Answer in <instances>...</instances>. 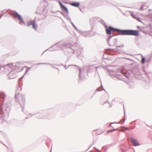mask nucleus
Masks as SVG:
<instances>
[{
    "label": "nucleus",
    "instance_id": "f257e3e1",
    "mask_svg": "<svg viewBox=\"0 0 152 152\" xmlns=\"http://www.w3.org/2000/svg\"><path fill=\"white\" fill-rule=\"evenodd\" d=\"M5 97V93L2 92H0V111H1L3 113V115L1 116H0V119L2 118L3 122L6 121V120L4 118L7 119L8 118L11 110V107L8 105V104H6L3 107ZM1 132L0 131V132Z\"/></svg>",
    "mask_w": 152,
    "mask_h": 152
},
{
    "label": "nucleus",
    "instance_id": "f03ea898",
    "mask_svg": "<svg viewBox=\"0 0 152 152\" xmlns=\"http://www.w3.org/2000/svg\"><path fill=\"white\" fill-rule=\"evenodd\" d=\"M120 35H133L138 36L140 33L138 31L132 29H119V34Z\"/></svg>",
    "mask_w": 152,
    "mask_h": 152
},
{
    "label": "nucleus",
    "instance_id": "7ed1b4c3",
    "mask_svg": "<svg viewBox=\"0 0 152 152\" xmlns=\"http://www.w3.org/2000/svg\"><path fill=\"white\" fill-rule=\"evenodd\" d=\"M19 96H21V101L22 102H19V103L20 107L22 108V111L23 112V109L26 103L25 97L24 95H23L22 94H20L18 92L17 93V91H16L15 95V100L16 102L18 101V97Z\"/></svg>",
    "mask_w": 152,
    "mask_h": 152
},
{
    "label": "nucleus",
    "instance_id": "20e7f679",
    "mask_svg": "<svg viewBox=\"0 0 152 152\" xmlns=\"http://www.w3.org/2000/svg\"><path fill=\"white\" fill-rule=\"evenodd\" d=\"M103 26L105 28L106 34L107 35H111L112 31H116L119 32V29L115 28L111 26L108 27L105 23H104Z\"/></svg>",
    "mask_w": 152,
    "mask_h": 152
},
{
    "label": "nucleus",
    "instance_id": "39448f33",
    "mask_svg": "<svg viewBox=\"0 0 152 152\" xmlns=\"http://www.w3.org/2000/svg\"><path fill=\"white\" fill-rule=\"evenodd\" d=\"M98 18L96 17H93L90 19L89 23L91 31H93L94 27L96 26L97 23H98Z\"/></svg>",
    "mask_w": 152,
    "mask_h": 152
},
{
    "label": "nucleus",
    "instance_id": "423d86ee",
    "mask_svg": "<svg viewBox=\"0 0 152 152\" xmlns=\"http://www.w3.org/2000/svg\"><path fill=\"white\" fill-rule=\"evenodd\" d=\"M12 12L14 15H15V18H17L20 21L19 24H21V23L23 24V25H25L26 23L21 15L15 10H12Z\"/></svg>",
    "mask_w": 152,
    "mask_h": 152
},
{
    "label": "nucleus",
    "instance_id": "0eeeda50",
    "mask_svg": "<svg viewBox=\"0 0 152 152\" xmlns=\"http://www.w3.org/2000/svg\"><path fill=\"white\" fill-rule=\"evenodd\" d=\"M56 46L58 48H60L61 46L65 47L66 48H71L74 51V50L73 48H72L71 47L74 46V45H71L70 43H67L66 44H60L59 43H57L51 46L49 48H53V47Z\"/></svg>",
    "mask_w": 152,
    "mask_h": 152
},
{
    "label": "nucleus",
    "instance_id": "6e6552de",
    "mask_svg": "<svg viewBox=\"0 0 152 152\" xmlns=\"http://www.w3.org/2000/svg\"><path fill=\"white\" fill-rule=\"evenodd\" d=\"M92 31L91 29L89 31H83L80 30L78 31V32L84 37H90V34Z\"/></svg>",
    "mask_w": 152,
    "mask_h": 152
},
{
    "label": "nucleus",
    "instance_id": "1a4fd4ad",
    "mask_svg": "<svg viewBox=\"0 0 152 152\" xmlns=\"http://www.w3.org/2000/svg\"><path fill=\"white\" fill-rule=\"evenodd\" d=\"M13 66H12V64L11 63L8 64L6 65H3L2 66H1L0 65V70L1 68L4 69V71L5 72L6 71V70H9L10 69H13L14 68L12 67Z\"/></svg>",
    "mask_w": 152,
    "mask_h": 152
},
{
    "label": "nucleus",
    "instance_id": "9d476101",
    "mask_svg": "<svg viewBox=\"0 0 152 152\" xmlns=\"http://www.w3.org/2000/svg\"><path fill=\"white\" fill-rule=\"evenodd\" d=\"M37 114H38L36 116V117L38 119H50V117L49 116L48 114L45 116L43 113H37Z\"/></svg>",
    "mask_w": 152,
    "mask_h": 152
},
{
    "label": "nucleus",
    "instance_id": "9b49d317",
    "mask_svg": "<svg viewBox=\"0 0 152 152\" xmlns=\"http://www.w3.org/2000/svg\"><path fill=\"white\" fill-rule=\"evenodd\" d=\"M30 25H32V26L33 28L35 30H37V26L35 20H31L28 21L27 22L26 26L28 27H29Z\"/></svg>",
    "mask_w": 152,
    "mask_h": 152
},
{
    "label": "nucleus",
    "instance_id": "f8f14e48",
    "mask_svg": "<svg viewBox=\"0 0 152 152\" xmlns=\"http://www.w3.org/2000/svg\"><path fill=\"white\" fill-rule=\"evenodd\" d=\"M9 79H11L15 78L16 77V73L13 71H10V72L8 74Z\"/></svg>",
    "mask_w": 152,
    "mask_h": 152
},
{
    "label": "nucleus",
    "instance_id": "ddd939ff",
    "mask_svg": "<svg viewBox=\"0 0 152 152\" xmlns=\"http://www.w3.org/2000/svg\"><path fill=\"white\" fill-rule=\"evenodd\" d=\"M130 140L134 146H137L140 145V144L136 139L131 137Z\"/></svg>",
    "mask_w": 152,
    "mask_h": 152
},
{
    "label": "nucleus",
    "instance_id": "4468645a",
    "mask_svg": "<svg viewBox=\"0 0 152 152\" xmlns=\"http://www.w3.org/2000/svg\"><path fill=\"white\" fill-rule=\"evenodd\" d=\"M80 3L79 2L73 1L70 3V5L76 7H78L80 5Z\"/></svg>",
    "mask_w": 152,
    "mask_h": 152
},
{
    "label": "nucleus",
    "instance_id": "2eb2a0df",
    "mask_svg": "<svg viewBox=\"0 0 152 152\" xmlns=\"http://www.w3.org/2000/svg\"><path fill=\"white\" fill-rule=\"evenodd\" d=\"M60 7L62 11L66 12V13H69V11L67 8L64 4L61 6Z\"/></svg>",
    "mask_w": 152,
    "mask_h": 152
},
{
    "label": "nucleus",
    "instance_id": "dca6fc26",
    "mask_svg": "<svg viewBox=\"0 0 152 152\" xmlns=\"http://www.w3.org/2000/svg\"><path fill=\"white\" fill-rule=\"evenodd\" d=\"M131 15L132 17V18H133L134 19H136L138 21H139L140 22H142L141 21V18H139L138 17L136 16L135 15H134V14H131Z\"/></svg>",
    "mask_w": 152,
    "mask_h": 152
},
{
    "label": "nucleus",
    "instance_id": "f3484780",
    "mask_svg": "<svg viewBox=\"0 0 152 152\" xmlns=\"http://www.w3.org/2000/svg\"><path fill=\"white\" fill-rule=\"evenodd\" d=\"M82 50L78 49L77 50V55L78 57L82 55Z\"/></svg>",
    "mask_w": 152,
    "mask_h": 152
},
{
    "label": "nucleus",
    "instance_id": "a211bd4d",
    "mask_svg": "<svg viewBox=\"0 0 152 152\" xmlns=\"http://www.w3.org/2000/svg\"><path fill=\"white\" fill-rule=\"evenodd\" d=\"M108 35V39H107V43L109 46H112L113 45L110 44V43L109 42V40L113 37V36H111L110 35Z\"/></svg>",
    "mask_w": 152,
    "mask_h": 152
},
{
    "label": "nucleus",
    "instance_id": "6ab92c4d",
    "mask_svg": "<svg viewBox=\"0 0 152 152\" xmlns=\"http://www.w3.org/2000/svg\"><path fill=\"white\" fill-rule=\"evenodd\" d=\"M79 79L81 81H83V76L82 75H81V72L80 69L79 68Z\"/></svg>",
    "mask_w": 152,
    "mask_h": 152
},
{
    "label": "nucleus",
    "instance_id": "aec40b11",
    "mask_svg": "<svg viewBox=\"0 0 152 152\" xmlns=\"http://www.w3.org/2000/svg\"><path fill=\"white\" fill-rule=\"evenodd\" d=\"M145 58L144 56H142V57L141 64H144L145 63Z\"/></svg>",
    "mask_w": 152,
    "mask_h": 152
},
{
    "label": "nucleus",
    "instance_id": "412c9836",
    "mask_svg": "<svg viewBox=\"0 0 152 152\" xmlns=\"http://www.w3.org/2000/svg\"><path fill=\"white\" fill-rule=\"evenodd\" d=\"M64 67L65 69H67L68 68L71 66H75L77 67H78V66H76V65H71L68 66V67H66V65H64L63 64H61Z\"/></svg>",
    "mask_w": 152,
    "mask_h": 152
},
{
    "label": "nucleus",
    "instance_id": "4be33fe9",
    "mask_svg": "<svg viewBox=\"0 0 152 152\" xmlns=\"http://www.w3.org/2000/svg\"><path fill=\"white\" fill-rule=\"evenodd\" d=\"M24 76L23 75L18 80V83H19V86H20V83H22V79L24 77Z\"/></svg>",
    "mask_w": 152,
    "mask_h": 152
},
{
    "label": "nucleus",
    "instance_id": "5701e85b",
    "mask_svg": "<svg viewBox=\"0 0 152 152\" xmlns=\"http://www.w3.org/2000/svg\"><path fill=\"white\" fill-rule=\"evenodd\" d=\"M107 70H108V72H109V73L111 75H113V74H111L110 73L111 72H115L113 70L107 68Z\"/></svg>",
    "mask_w": 152,
    "mask_h": 152
},
{
    "label": "nucleus",
    "instance_id": "b1692460",
    "mask_svg": "<svg viewBox=\"0 0 152 152\" xmlns=\"http://www.w3.org/2000/svg\"><path fill=\"white\" fill-rule=\"evenodd\" d=\"M143 71L146 76L148 78H150V77L149 76V75L150 74V73L149 72H146L145 71L144 69H143Z\"/></svg>",
    "mask_w": 152,
    "mask_h": 152
},
{
    "label": "nucleus",
    "instance_id": "393cba45",
    "mask_svg": "<svg viewBox=\"0 0 152 152\" xmlns=\"http://www.w3.org/2000/svg\"><path fill=\"white\" fill-rule=\"evenodd\" d=\"M71 23L72 25L73 26L74 28L78 32V31L80 29H78L77 27L75 25L74 23L72 22H71Z\"/></svg>",
    "mask_w": 152,
    "mask_h": 152
},
{
    "label": "nucleus",
    "instance_id": "a878e982",
    "mask_svg": "<svg viewBox=\"0 0 152 152\" xmlns=\"http://www.w3.org/2000/svg\"><path fill=\"white\" fill-rule=\"evenodd\" d=\"M146 8V7L144 5H142L140 9V10H145Z\"/></svg>",
    "mask_w": 152,
    "mask_h": 152
},
{
    "label": "nucleus",
    "instance_id": "bb28decb",
    "mask_svg": "<svg viewBox=\"0 0 152 152\" xmlns=\"http://www.w3.org/2000/svg\"><path fill=\"white\" fill-rule=\"evenodd\" d=\"M108 50H110L112 52H114L116 51V49H111L110 48H108L107 49Z\"/></svg>",
    "mask_w": 152,
    "mask_h": 152
},
{
    "label": "nucleus",
    "instance_id": "cd10ccee",
    "mask_svg": "<svg viewBox=\"0 0 152 152\" xmlns=\"http://www.w3.org/2000/svg\"><path fill=\"white\" fill-rule=\"evenodd\" d=\"M41 64H48V65H51V64H49V63H38L36 64H35V65H41Z\"/></svg>",
    "mask_w": 152,
    "mask_h": 152
},
{
    "label": "nucleus",
    "instance_id": "c85d7f7f",
    "mask_svg": "<svg viewBox=\"0 0 152 152\" xmlns=\"http://www.w3.org/2000/svg\"><path fill=\"white\" fill-rule=\"evenodd\" d=\"M101 86L102 87V90H100L99 89H98L97 90H96V91H102V90H104V91H105L107 93V92H106V91L104 89V88H103V87L102 86V84H101Z\"/></svg>",
    "mask_w": 152,
    "mask_h": 152
},
{
    "label": "nucleus",
    "instance_id": "c756f323",
    "mask_svg": "<svg viewBox=\"0 0 152 152\" xmlns=\"http://www.w3.org/2000/svg\"><path fill=\"white\" fill-rule=\"evenodd\" d=\"M49 49H46V50H45L42 54H42H43V53L46 51H47V50H49V51H56V50H55V49H53V50H49Z\"/></svg>",
    "mask_w": 152,
    "mask_h": 152
},
{
    "label": "nucleus",
    "instance_id": "7c9ffc66",
    "mask_svg": "<svg viewBox=\"0 0 152 152\" xmlns=\"http://www.w3.org/2000/svg\"><path fill=\"white\" fill-rule=\"evenodd\" d=\"M117 39H115L114 40V45H116V44H117Z\"/></svg>",
    "mask_w": 152,
    "mask_h": 152
},
{
    "label": "nucleus",
    "instance_id": "2f4dec72",
    "mask_svg": "<svg viewBox=\"0 0 152 152\" xmlns=\"http://www.w3.org/2000/svg\"><path fill=\"white\" fill-rule=\"evenodd\" d=\"M116 46L117 48H119V47H122V48H123L124 47V46L123 45H120V46H117L116 45ZM116 49H117L118 50H119L117 48H116Z\"/></svg>",
    "mask_w": 152,
    "mask_h": 152
},
{
    "label": "nucleus",
    "instance_id": "473e14b6",
    "mask_svg": "<svg viewBox=\"0 0 152 152\" xmlns=\"http://www.w3.org/2000/svg\"><path fill=\"white\" fill-rule=\"evenodd\" d=\"M107 102H108V103L109 104V105H110V107H111L112 106V104H110V103L108 102H107V100L104 103V104H105Z\"/></svg>",
    "mask_w": 152,
    "mask_h": 152
},
{
    "label": "nucleus",
    "instance_id": "72a5a7b5",
    "mask_svg": "<svg viewBox=\"0 0 152 152\" xmlns=\"http://www.w3.org/2000/svg\"><path fill=\"white\" fill-rule=\"evenodd\" d=\"M58 2L59 4L60 7L63 4L60 1H58Z\"/></svg>",
    "mask_w": 152,
    "mask_h": 152
},
{
    "label": "nucleus",
    "instance_id": "f704fd0d",
    "mask_svg": "<svg viewBox=\"0 0 152 152\" xmlns=\"http://www.w3.org/2000/svg\"><path fill=\"white\" fill-rule=\"evenodd\" d=\"M118 130V128H116V129H113V130H111V132H112L114 131H116V130Z\"/></svg>",
    "mask_w": 152,
    "mask_h": 152
},
{
    "label": "nucleus",
    "instance_id": "c9c22d12",
    "mask_svg": "<svg viewBox=\"0 0 152 152\" xmlns=\"http://www.w3.org/2000/svg\"><path fill=\"white\" fill-rule=\"evenodd\" d=\"M118 123H119V122H113V123H111L110 124V126L111 127H113V126H112L111 125L112 124H118Z\"/></svg>",
    "mask_w": 152,
    "mask_h": 152
},
{
    "label": "nucleus",
    "instance_id": "e433bc0d",
    "mask_svg": "<svg viewBox=\"0 0 152 152\" xmlns=\"http://www.w3.org/2000/svg\"><path fill=\"white\" fill-rule=\"evenodd\" d=\"M31 68V67H29V68H28V69H26V72L28 73V71Z\"/></svg>",
    "mask_w": 152,
    "mask_h": 152
},
{
    "label": "nucleus",
    "instance_id": "4c0bfd02",
    "mask_svg": "<svg viewBox=\"0 0 152 152\" xmlns=\"http://www.w3.org/2000/svg\"><path fill=\"white\" fill-rule=\"evenodd\" d=\"M150 60H151L150 58H149V59L148 60L146 61V62H147V63L148 64H149V63L150 61Z\"/></svg>",
    "mask_w": 152,
    "mask_h": 152
},
{
    "label": "nucleus",
    "instance_id": "58836bf2",
    "mask_svg": "<svg viewBox=\"0 0 152 152\" xmlns=\"http://www.w3.org/2000/svg\"><path fill=\"white\" fill-rule=\"evenodd\" d=\"M130 128L129 127H125V130H129Z\"/></svg>",
    "mask_w": 152,
    "mask_h": 152
},
{
    "label": "nucleus",
    "instance_id": "ea45409f",
    "mask_svg": "<svg viewBox=\"0 0 152 152\" xmlns=\"http://www.w3.org/2000/svg\"><path fill=\"white\" fill-rule=\"evenodd\" d=\"M115 75H116V77H117L118 79H119V80H121V79L120 78H119V77H118V76H120V75H116V74H115Z\"/></svg>",
    "mask_w": 152,
    "mask_h": 152
},
{
    "label": "nucleus",
    "instance_id": "a19ab883",
    "mask_svg": "<svg viewBox=\"0 0 152 152\" xmlns=\"http://www.w3.org/2000/svg\"><path fill=\"white\" fill-rule=\"evenodd\" d=\"M97 151H98V152H101L97 148H96L95 147H94Z\"/></svg>",
    "mask_w": 152,
    "mask_h": 152
},
{
    "label": "nucleus",
    "instance_id": "79ce46f5",
    "mask_svg": "<svg viewBox=\"0 0 152 152\" xmlns=\"http://www.w3.org/2000/svg\"><path fill=\"white\" fill-rule=\"evenodd\" d=\"M111 130H108L107 131V133H109L112 132H111Z\"/></svg>",
    "mask_w": 152,
    "mask_h": 152
},
{
    "label": "nucleus",
    "instance_id": "37998d69",
    "mask_svg": "<svg viewBox=\"0 0 152 152\" xmlns=\"http://www.w3.org/2000/svg\"><path fill=\"white\" fill-rule=\"evenodd\" d=\"M56 12H59L61 14H62L63 15H64V13L62 12H61V11H57Z\"/></svg>",
    "mask_w": 152,
    "mask_h": 152
},
{
    "label": "nucleus",
    "instance_id": "c03bdc74",
    "mask_svg": "<svg viewBox=\"0 0 152 152\" xmlns=\"http://www.w3.org/2000/svg\"><path fill=\"white\" fill-rule=\"evenodd\" d=\"M52 67H53V68H55V69H58L59 71V69H58V68H57L56 67H54V66H53L52 65Z\"/></svg>",
    "mask_w": 152,
    "mask_h": 152
},
{
    "label": "nucleus",
    "instance_id": "a18cd8bd",
    "mask_svg": "<svg viewBox=\"0 0 152 152\" xmlns=\"http://www.w3.org/2000/svg\"><path fill=\"white\" fill-rule=\"evenodd\" d=\"M5 13V12H4L3 13V14L2 15H0V19L1 18V17H2V16Z\"/></svg>",
    "mask_w": 152,
    "mask_h": 152
},
{
    "label": "nucleus",
    "instance_id": "49530a36",
    "mask_svg": "<svg viewBox=\"0 0 152 152\" xmlns=\"http://www.w3.org/2000/svg\"><path fill=\"white\" fill-rule=\"evenodd\" d=\"M67 19L68 20L70 21V23H71V22H72V21H71V19L69 18H67Z\"/></svg>",
    "mask_w": 152,
    "mask_h": 152
},
{
    "label": "nucleus",
    "instance_id": "de8ad7c7",
    "mask_svg": "<svg viewBox=\"0 0 152 152\" xmlns=\"http://www.w3.org/2000/svg\"><path fill=\"white\" fill-rule=\"evenodd\" d=\"M104 23H105L103 20H102V21L101 23L103 25V24Z\"/></svg>",
    "mask_w": 152,
    "mask_h": 152
},
{
    "label": "nucleus",
    "instance_id": "09e8293b",
    "mask_svg": "<svg viewBox=\"0 0 152 152\" xmlns=\"http://www.w3.org/2000/svg\"><path fill=\"white\" fill-rule=\"evenodd\" d=\"M92 144L91 145H90L89 147L88 148V149H87L86 151H87L89 149V148L92 146V145L93 144Z\"/></svg>",
    "mask_w": 152,
    "mask_h": 152
},
{
    "label": "nucleus",
    "instance_id": "8fccbe9b",
    "mask_svg": "<svg viewBox=\"0 0 152 152\" xmlns=\"http://www.w3.org/2000/svg\"><path fill=\"white\" fill-rule=\"evenodd\" d=\"M125 120H126V119H125V118H124V121L121 123L122 124H123L124 123Z\"/></svg>",
    "mask_w": 152,
    "mask_h": 152
},
{
    "label": "nucleus",
    "instance_id": "3c124183",
    "mask_svg": "<svg viewBox=\"0 0 152 152\" xmlns=\"http://www.w3.org/2000/svg\"><path fill=\"white\" fill-rule=\"evenodd\" d=\"M124 76L125 77H126L127 78H129V77L128 75H125Z\"/></svg>",
    "mask_w": 152,
    "mask_h": 152
},
{
    "label": "nucleus",
    "instance_id": "603ef678",
    "mask_svg": "<svg viewBox=\"0 0 152 152\" xmlns=\"http://www.w3.org/2000/svg\"><path fill=\"white\" fill-rule=\"evenodd\" d=\"M135 128V126H134V127H131L130 128L132 129H134Z\"/></svg>",
    "mask_w": 152,
    "mask_h": 152
},
{
    "label": "nucleus",
    "instance_id": "864d4df0",
    "mask_svg": "<svg viewBox=\"0 0 152 152\" xmlns=\"http://www.w3.org/2000/svg\"><path fill=\"white\" fill-rule=\"evenodd\" d=\"M35 114H33L32 115L31 113H30V114H29V115H31L32 116L34 115H35Z\"/></svg>",
    "mask_w": 152,
    "mask_h": 152
},
{
    "label": "nucleus",
    "instance_id": "5fc2aeb1",
    "mask_svg": "<svg viewBox=\"0 0 152 152\" xmlns=\"http://www.w3.org/2000/svg\"><path fill=\"white\" fill-rule=\"evenodd\" d=\"M31 117V116H30V117H26L25 118V119H28V118H30V117Z\"/></svg>",
    "mask_w": 152,
    "mask_h": 152
},
{
    "label": "nucleus",
    "instance_id": "6e6d98bb",
    "mask_svg": "<svg viewBox=\"0 0 152 152\" xmlns=\"http://www.w3.org/2000/svg\"><path fill=\"white\" fill-rule=\"evenodd\" d=\"M27 73L26 72H25L24 74L23 75H26Z\"/></svg>",
    "mask_w": 152,
    "mask_h": 152
},
{
    "label": "nucleus",
    "instance_id": "4d7b16f0",
    "mask_svg": "<svg viewBox=\"0 0 152 152\" xmlns=\"http://www.w3.org/2000/svg\"><path fill=\"white\" fill-rule=\"evenodd\" d=\"M137 28H140V26H137Z\"/></svg>",
    "mask_w": 152,
    "mask_h": 152
},
{
    "label": "nucleus",
    "instance_id": "13d9d810",
    "mask_svg": "<svg viewBox=\"0 0 152 152\" xmlns=\"http://www.w3.org/2000/svg\"><path fill=\"white\" fill-rule=\"evenodd\" d=\"M89 72V69H88V70H87V72L88 73Z\"/></svg>",
    "mask_w": 152,
    "mask_h": 152
},
{
    "label": "nucleus",
    "instance_id": "bf43d9fd",
    "mask_svg": "<svg viewBox=\"0 0 152 152\" xmlns=\"http://www.w3.org/2000/svg\"><path fill=\"white\" fill-rule=\"evenodd\" d=\"M102 133H100V134H97V135H100V134H102Z\"/></svg>",
    "mask_w": 152,
    "mask_h": 152
},
{
    "label": "nucleus",
    "instance_id": "052dcab7",
    "mask_svg": "<svg viewBox=\"0 0 152 152\" xmlns=\"http://www.w3.org/2000/svg\"><path fill=\"white\" fill-rule=\"evenodd\" d=\"M121 150H122V151L123 152H125V150H123L122 149H121Z\"/></svg>",
    "mask_w": 152,
    "mask_h": 152
},
{
    "label": "nucleus",
    "instance_id": "680f3d73",
    "mask_svg": "<svg viewBox=\"0 0 152 152\" xmlns=\"http://www.w3.org/2000/svg\"><path fill=\"white\" fill-rule=\"evenodd\" d=\"M96 130H97V129L94 130L93 131V132L95 131H96ZM93 133V134L94 133V132H93V133Z\"/></svg>",
    "mask_w": 152,
    "mask_h": 152
},
{
    "label": "nucleus",
    "instance_id": "e2e57ef3",
    "mask_svg": "<svg viewBox=\"0 0 152 152\" xmlns=\"http://www.w3.org/2000/svg\"><path fill=\"white\" fill-rule=\"evenodd\" d=\"M115 101V100H114V99H113V100H112V102H113V101Z\"/></svg>",
    "mask_w": 152,
    "mask_h": 152
},
{
    "label": "nucleus",
    "instance_id": "0e129e2a",
    "mask_svg": "<svg viewBox=\"0 0 152 152\" xmlns=\"http://www.w3.org/2000/svg\"><path fill=\"white\" fill-rule=\"evenodd\" d=\"M107 149H106V148H105L104 149L105 151H106Z\"/></svg>",
    "mask_w": 152,
    "mask_h": 152
},
{
    "label": "nucleus",
    "instance_id": "69168bd1",
    "mask_svg": "<svg viewBox=\"0 0 152 152\" xmlns=\"http://www.w3.org/2000/svg\"><path fill=\"white\" fill-rule=\"evenodd\" d=\"M150 15L151 16H152V13H151Z\"/></svg>",
    "mask_w": 152,
    "mask_h": 152
},
{
    "label": "nucleus",
    "instance_id": "338daca9",
    "mask_svg": "<svg viewBox=\"0 0 152 152\" xmlns=\"http://www.w3.org/2000/svg\"><path fill=\"white\" fill-rule=\"evenodd\" d=\"M79 9H80V11H81L82 12V10H81V9L80 8H79Z\"/></svg>",
    "mask_w": 152,
    "mask_h": 152
},
{
    "label": "nucleus",
    "instance_id": "774afa93",
    "mask_svg": "<svg viewBox=\"0 0 152 152\" xmlns=\"http://www.w3.org/2000/svg\"><path fill=\"white\" fill-rule=\"evenodd\" d=\"M127 58V59H128V60H131V59H129V58Z\"/></svg>",
    "mask_w": 152,
    "mask_h": 152
}]
</instances>
